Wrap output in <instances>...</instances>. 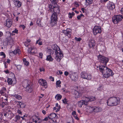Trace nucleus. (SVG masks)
Masks as SVG:
<instances>
[{
    "label": "nucleus",
    "instance_id": "64",
    "mask_svg": "<svg viewBox=\"0 0 123 123\" xmlns=\"http://www.w3.org/2000/svg\"><path fill=\"white\" fill-rule=\"evenodd\" d=\"M72 114L73 115H75L76 114V112H75V111H73L72 112Z\"/></svg>",
    "mask_w": 123,
    "mask_h": 123
},
{
    "label": "nucleus",
    "instance_id": "17",
    "mask_svg": "<svg viewBox=\"0 0 123 123\" xmlns=\"http://www.w3.org/2000/svg\"><path fill=\"white\" fill-rule=\"evenodd\" d=\"M12 22L10 20L7 19L6 20V22L4 24L6 26L8 27L9 28L11 27L12 25Z\"/></svg>",
    "mask_w": 123,
    "mask_h": 123
},
{
    "label": "nucleus",
    "instance_id": "61",
    "mask_svg": "<svg viewBox=\"0 0 123 123\" xmlns=\"http://www.w3.org/2000/svg\"><path fill=\"white\" fill-rule=\"evenodd\" d=\"M4 72H5L6 74H9V71L8 69L4 71Z\"/></svg>",
    "mask_w": 123,
    "mask_h": 123
},
{
    "label": "nucleus",
    "instance_id": "10",
    "mask_svg": "<svg viewBox=\"0 0 123 123\" xmlns=\"http://www.w3.org/2000/svg\"><path fill=\"white\" fill-rule=\"evenodd\" d=\"M69 76L71 79L74 81L77 80L78 76L76 74L73 73L71 71L69 72Z\"/></svg>",
    "mask_w": 123,
    "mask_h": 123
},
{
    "label": "nucleus",
    "instance_id": "2",
    "mask_svg": "<svg viewBox=\"0 0 123 123\" xmlns=\"http://www.w3.org/2000/svg\"><path fill=\"white\" fill-rule=\"evenodd\" d=\"M52 3V5H50L49 6V11L50 12H54L58 13L60 11V10L58 7L57 3L58 0H50Z\"/></svg>",
    "mask_w": 123,
    "mask_h": 123
},
{
    "label": "nucleus",
    "instance_id": "50",
    "mask_svg": "<svg viewBox=\"0 0 123 123\" xmlns=\"http://www.w3.org/2000/svg\"><path fill=\"white\" fill-rule=\"evenodd\" d=\"M39 57L42 58V56L43 55V54L42 53H39Z\"/></svg>",
    "mask_w": 123,
    "mask_h": 123
},
{
    "label": "nucleus",
    "instance_id": "30",
    "mask_svg": "<svg viewBox=\"0 0 123 123\" xmlns=\"http://www.w3.org/2000/svg\"><path fill=\"white\" fill-rule=\"evenodd\" d=\"M62 97V96L60 94H57L55 96V98L56 99L58 100H60Z\"/></svg>",
    "mask_w": 123,
    "mask_h": 123
},
{
    "label": "nucleus",
    "instance_id": "18",
    "mask_svg": "<svg viewBox=\"0 0 123 123\" xmlns=\"http://www.w3.org/2000/svg\"><path fill=\"white\" fill-rule=\"evenodd\" d=\"M83 102L85 105H87L88 104V102H90L89 97H83Z\"/></svg>",
    "mask_w": 123,
    "mask_h": 123
},
{
    "label": "nucleus",
    "instance_id": "4",
    "mask_svg": "<svg viewBox=\"0 0 123 123\" xmlns=\"http://www.w3.org/2000/svg\"><path fill=\"white\" fill-rule=\"evenodd\" d=\"M23 86L26 87V91L29 93H31L33 91L32 84L30 82L26 80L23 82Z\"/></svg>",
    "mask_w": 123,
    "mask_h": 123
},
{
    "label": "nucleus",
    "instance_id": "34",
    "mask_svg": "<svg viewBox=\"0 0 123 123\" xmlns=\"http://www.w3.org/2000/svg\"><path fill=\"white\" fill-rule=\"evenodd\" d=\"M90 102L94 101L95 100L96 98L95 96H90L89 97Z\"/></svg>",
    "mask_w": 123,
    "mask_h": 123
},
{
    "label": "nucleus",
    "instance_id": "52",
    "mask_svg": "<svg viewBox=\"0 0 123 123\" xmlns=\"http://www.w3.org/2000/svg\"><path fill=\"white\" fill-rule=\"evenodd\" d=\"M48 117H46L43 119L42 120V121H47L48 119Z\"/></svg>",
    "mask_w": 123,
    "mask_h": 123
},
{
    "label": "nucleus",
    "instance_id": "12",
    "mask_svg": "<svg viewBox=\"0 0 123 123\" xmlns=\"http://www.w3.org/2000/svg\"><path fill=\"white\" fill-rule=\"evenodd\" d=\"M107 8L110 10H112L115 8V5L114 3L109 1L107 4Z\"/></svg>",
    "mask_w": 123,
    "mask_h": 123
},
{
    "label": "nucleus",
    "instance_id": "7",
    "mask_svg": "<svg viewBox=\"0 0 123 123\" xmlns=\"http://www.w3.org/2000/svg\"><path fill=\"white\" fill-rule=\"evenodd\" d=\"M122 15H117L112 17V22L115 24H117L121 21L122 19Z\"/></svg>",
    "mask_w": 123,
    "mask_h": 123
},
{
    "label": "nucleus",
    "instance_id": "60",
    "mask_svg": "<svg viewBox=\"0 0 123 123\" xmlns=\"http://www.w3.org/2000/svg\"><path fill=\"white\" fill-rule=\"evenodd\" d=\"M81 16L80 15H79V16H78L77 17V18L79 20L80 19V18H81Z\"/></svg>",
    "mask_w": 123,
    "mask_h": 123
},
{
    "label": "nucleus",
    "instance_id": "43",
    "mask_svg": "<svg viewBox=\"0 0 123 123\" xmlns=\"http://www.w3.org/2000/svg\"><path fill=\"white\" fill-rule=\"evenodd\" d=\"M0 55L3 56V58H5L6 57V55L3 52H0Z\"/></svg>",
    "mask_w": 123,
    "mask_h": 123
},
{
    "label": "nucleus",
    "instance_id": "9",
    "mask_svg": "<svg viewBox=\"0 0 123 123\" xmlns=\"http://www.w3.org/2000/svg\"><path fill=\"white\" fill-rule=\"evenodd\" d=\"M55 55H56L55 58L56 60L58 61H60L61 58L63 56L62 53L61 52H57V53H55Z\"/></svg>",
    "mask_w": 123,
    "mask_h": 123
},
{
    "label": "nucleus",
    "instance_id": "58",
    "mask_svg": "<svg viewBox=\"0 0 123 123\" xmlns=\"http://www.w3.org/2000/svg\"><path fill=\"white\" fill-rule=\"evenodd\" d=\"M17 113L19 114L22 115V112L20 110H18L17 111Z\"/></svg>",
    "mask_w": 123,
    "mask_h": 123
},
{
    "label": "nucleus",
    "instance_id": "47",
    "mask_svg": "<svg viewBox=\"0 0 123 123\" xmlns=\"http://www.w3.org/2000/svg\"><path fill=\"white\" fill-rule=\"evenodd\" d=\"M75 40H76L77 41H80V40H81V38H76V37H75Z\"/></svg>",
    "mask_w": 123,
    "mask_h": 123
},
{
    "label": "nucleus",
    "instance_id": "56",
    "mask_svg": "<svg viewBox=\"0 0 123 123\" xmlns=\"http://www.w3.org/2000/svg\"><path fill=\"white\" fill-rule=\"evenodd\" d=\"M44 71L45 69L43 68H40V72Z\"/></svg>",
    "mask_w": 123,
    "mask_h": 123
},
{
    "label": "nucleus",
    "instance_id": "39",
    "mask_svg": "<svg viewBox=\"0 0 123 123\" xmlns=\"http://www.w3.org/2000/svg\"><path fill=\"white\" fill-rule=\"evenodd\" d=\"M61 82L60 80L57 81L56 83V84L57 85V86L58 87H60L61 86L60 85L61 84Z\"/></svg>",
    "mask_w": 123,
    "mask_h": 123
},
{
    "label": "nucleus",
    "instance_id": "20",
    "mask_svg": "<svg viewBox=\"0 0 123 123\" xmlns=\"http://www.w3.org/2000/svg\"><path fill=\"white\" fill-rule=\"evenodd\" d=\"M57 20L54 19H51V21L50 23V25L51 27L55 26L56 25Z\"/></svg>",
    "mask_w": 123,
    "mask_h": 123
},
{
    "label": "nucleus",
    "instance_id": "59",
    "mask_svg": "<svg viewBox=\"0 0 123 123\" xmlns=\"http://www.w3.org/2000/svg\"><path fill=\"white\" fill-rule=\"evenodd\" d=\"M74 4L75 5H76L77 6H76V7H77L79 6V5L78 4V3L77 2H75L74 3Z\"/></svg>",
    "mask_w": 123,
    "mask_h": 123
},
{
    "label": "nucleus",
    "instance_id": "33",
    "mask_svg": "<svg viewBox=\"0 0 123 123\" xmlns=\"http://www.w3.org/2000/svg\"><path fill=\"white\" fill-rule=\"evenodd\" d=\"M46 60L48 61H53V59L51 55H49L47 56Z\"/></svg>",
    "mask_w": 123,
    "mask_h": 123
},
{
    "label": "nucleus",
    "instance_id": "55",
    "mask_svg": "<svg viewBox=\"0 0 123 123\" xmlns=\"http://www.w3.org/2000/svg\"><path fill=\"white\" fill-rule=\"evenodd\" d=\"M40 21L39 20H38L37 21V23L38 24V25L40 26H41V25L40 23Z\"/></svg>",
    "mask_w": 123,
    "mask_h": 123
},
{
    "label": "nucleus",
    "instance_id": "42",
    "mask_svg": "<svg viewBox=\"0 0 123 123\" xmlns=\"http://www.w3.org/2000/svg\"><path fill=\"white\" fill-rule=\"evenodd\" d=\"M86 1L87 3L89 4H91L92 2V0H86Z\"/></svg>",
    "mask_w": 123,
    "mask_h": 123
},
{
    "label": "nucleus",
    "instance_id": "36",
    "mask_svg": "<svg viewBox=\"0 0 123 123\" xmlns=\"http://www.w3.org/2000/svg\"><path fill=\"white\" fill-rule=\"evenodd\" d=\"M7 82L8 84L11 85L12 83V79L11 78H8L7 79Z\"/></svg>",
    "mask_w": 123,
    "mask_h": 123
},
{
    "label": "nucleus",
    "instance_id": "22",
    "mask_svg": "<svg viewBox=\"0 0 123 123\" xmlns=\"http://www.w3.org/2000/svg\"><path fill=\"white\" fill-rule=\"evenodd\" d=\"M77 88V91L81 92L82 94V93L84 92V91L85 90V88L82 86H78Z\"/></svg>",
    "mask_w": 123,
    "mask_h": 123
},
{
    "label": "nucleus",
    "instance_id": "41",
    "mask_svg": "<svg viewBox=\"0 0 123 123\" xmlns=\"http://www.w3.org/2000/svg\"><path fill=\"white\" fill-rule=\"evenodd\" d=\"M22 66L21 65H17L16 66L17 68V69H18V70H20L21 68H22Z\"/></svg>",
    "mask_w": 123,
    "mask_h": 123
},
{
    "label": "nucleus",
    "instance_id": "19",
    "mask_svg": "<svg viewBox=\"0 0 123 123\" xmlns=\"http://www.w3.org/2000/svg\"><path fill=\"white\" fill-rule=\"evenodd\" d=\"M95 45V43L94 40L89 41L88 43V45L90 48L93 47Z\"/></svg>",
    "mask_w": 123,
    "mask_h": 123
},
{
    "label": "nucleus",
    "instance_id": "15",
    "mask_svg": "<svg viewBox=\"0 0 123 123\" xmlns=\"http://www.w3.org/2000/svg\"><path fill=\"white\" fill-rule=\"evenodd\" d=\"M6 88L5 87L2 88L0 91V94L4 96H6L7 97V95L6 94Z\"/></svg>",
    "mask_w": 123,
    "mask_h": 123
},
{
    "label": "nucleus",
    "instance_id": "63",
    "mask_svg": "<svg viewBox=\"0 0 123 123\" xmlns=\"http://www.w3.org/2000/svg\"><path fill=\"white\" fill-rule=\"evenodd\" d=\"M25 107V105H24V104H22V105H21V107H20L21 108H24Z\"/></svg>",
    "mask_w": 123,
    "mask_h": 123
},
{
    "label": "nucleus",
    "instance_id": "51",
    "mask_svg": "<svg viewBox=\"0 0 123 123\" xmlns=\"http://www.w3.org/2000/svg\"><path fill=\"white\" fill-rule=\"evenodd\" d=\"M18 32V30L16 29H15V30L12 31V33H17Z\"/></svg>",
    "mask_w": 123,
    "mask_h": 123
},
{
    "label": "nucleus",
    "instance_id": "48",
    "mask_svg": "<svg viewBox=\"0 0 123 123\" xmlns=\"http://www.w3.org/2000/svg\"><path fill=\"white\" fill-rule=\"evenodd\" d=\"M3 62L5 68H7V64L6 62H5L4 61Z\"/></svg>",
    "mask_w": 123,
    "mask_h": 123
},
{
    "label": "nucleus",
    "instance_id": "38",
    "mask_svg": "<svg viewBox=\"0 0 123 123\" xmlns=\"http://www.w3.org/2000/svg\"><path fill=\"white\" fill-rule=\"evenodd\" d=\"M56 107H57V110L56 111V112H57L59 111L60 110L61 108V106L60 105L58 106V104L57 103L56 104Z\"/></svg>",
    "mask_w": 123,
    "mask_h": 123
},
{
    "label": "nucleus",
    "instance_id": "24",
    "mask_svg": "<svg viewBox=\"0 0 123 123\" xmlns=\"http://www.w3.org/2000/svg\"><path fill=\"white\" fill-rule=\"evenodd\" d=\"M52 19L57 20V14L55 12L53 13L51 16V19Z\"/></svg>",
    "mask_w": 123,
    "mask_h": 123
},
{
    "label": "nucleus",
    "instance_id": "13",
    "mask_svg": "<svg viewBox=\"0 0 123 123\" xmlns=\"http://www.w3.org/2000/svg\"><path fill=\"white\" fill-rule=\"evenodd\" d=\"M62 31L65 35L68 36L69 37H70L71 33V30L67 28L66 30H62Z\"/></svg>",
    "mask_w": 123,
    "mask_h": 123
},
{
    "label": "nucleus",
    "instance_id": "32",
    "mask_svg": "<svg viewBox=\"0 0 123 123\" xmlns=\"http://www.w3.org/2000/svg\"><path fill=\"white\" fill-rule=\"evenodd\" d=\"M15 120L14 121L16 122L17 121L19 120L21 118V117L19 116V115H17L15 117Z\"/></svg>",
    "mask_w": 123,
    "mask_h": 123
},
{
    "label": "nucleus",
    "instance_id": "27",
    "mask_svg": "<svg viewBox=\"0 0 123 123\" xmlns=\"http://www.w3.org/2000/svg\"><path fill=\"white\" fill-rule=\"evenodd\" d=\"M56 116V115L54 113H52L50 114L48 116L49 118L50 119H52L53 118L55 117Z\"/></svg>",
    "mask_w": 123,
    "mask_h": 123
},
{
    "label": "nucleus",
    "instance_id": "44",
    "mask_svg": "<svg viewBox=\"0 0 123 123\" xmlns=\"http://www.w3.org/2000/svg\"><path fill=\"white\" fill-rule=\"evenodd\" d=\"M89 109L91 112L94 111V107H89Z\"/></svg>",
    "mask_w": 123,
    "mask_h": 123
},
{
    "label": "nucleus",
    "instance_id": "45",
    "mask_svg": "<svg viewBox=\"0 0 123 123\" xmlns=\"http://www.w3.org/2000/svg\"><path fill=\"white\" fill-rule=\"evenodd\" d=\"M63 103L65 104H66L67 103V99L66 98H65L64 99L62 100Z\"/></svg>",
    "mask_w": 123,
    "mask_h": 123
},
{
    "label": "nucleus",
    "instance_id": "6",
    "mask_svg": "<svg viewBox=\"0 0 123 123\" xmlns=\"http://www.w3.org/2000/svg\"><path fill=\"white\" fill-rule=\"evenodd\" d=\"M80 74L81 77L84 79L90 80L92 78L91 75L86 72H82Z\"/></svg>",
    "mask_w": 123,
    "mask_h": 123
},
{
    "label": "nucleus",
    "instance_id": "1",
    "mask_svg": "<svg viewBox=\"0 0 123 123\" xmlns=\"http://www.w3.org/2000/svg\"><path fill=\"white\" fill-rule=\"evenodd\" d=\"M97 70L102 73L104 78H107L113 74L112 71L107 67L104 66L100 65L98 67Z\"/></svg>",
    "mask_w": 123,
    "mask_h": 123
},
{
    "label": "nucleus",
    "instance_id": "3",
    "mask_svg": "<svg viewBox=\"0 0 123 123\" xmlns=\"http://www.w3.org/2000/svg\"><path fill=\"white\" fill-rule=\"evenodd\" d=\"M119 99L118 97H112L109 98L107 101V105L110 106H116L120 102Z\"/></svg>",
    "mask_w": 123,
    "mask_h": 123
},
{
    "label": "nucleus",
    "instance_id": "35",
    "mask_svg": "<svg viewBox=\"0 0 123 123\" xmlns=\"http://www.w3.org/2000/svg\"><path fill=\"white\" fill-rule=\"evenodd\" d=\"M8 104H7V103L6 102H3L1 104H0V107H1L2 108H3L5 106V105H8Z\"/></svg>",
    "mask_w": 123,
    "mask_h": 123
},
{
    "label": "nucleus",
    "instance_id": "53",
    "mask_svg": "<svg viewBox=\"0 0 123 123\" xmlns=\"http://www.w3.org/2000/svg\"><path fill=\"white\" fill-rule=\"evenodd\" d=\"M69 72H68L67 71H65L64 72V74L66 76H67L68 75H69Z\"/></svg>",
    "mask_w": 123,
    "mask_h": 123
},
{
    "label": "nucleus",
    "instance_id": "31",
    "mask_svg": "<svg viewBox=\"0 0 123 123\" xmlns=\"http://www.w3.org/2000/svg\"><path fill=\"white\" fill-rule=\"evenodd\" d=\"M23 61L24 65H25L26 66H27L29 65V63L28 61H26L25 58H23Z\"/></svg>",
    "mask_w": 123,
    "mask_h": 123
},
{
    "label": "nucleus",
    "instance_id": "62",
    "mask_svg": "<svg viewBox=\"0 0 123 123\" xmlns=\"http://www.w3.org/2000/svg\"><path fill=\"white\" fill-rule=\"evenodd\" d=\"M35 117H36L37 119H38V121H40V120H42L40 118H38V116H37L36 115H35Z\"/></svg>",
    "mask_w": 123,
    "mask_h": 123
},
{
    "label": "nucleus",
    "instance_id": "26",
    "mask_svg": "<svg viewBox=\"0 0 123 123\" xmlns=\"http://www.w3.org/2000/svg\"><path fill=\"white\" fill-rule=\"evenodd\" d=\"M78 107H81L83 105H85L82 100L79 101L78 102Z\"/></svg>",
    "mask_w": 123,
    "mask_h": 123
},
{
    "label": "nucleus",
    "instance_id": "40",
    "mask_svg": "<svg viewBox=\"0 0 123 123\" xmlns=\"http://www.w3.org/2000/svg\"><path fill=\"white\" fill-rule=\"evenodd\" d=\"M74 14L75 13L73 12H72V13H69V18H72V16L74 15Z\"/></svg>",
    "mask_w": 123,
    "mask_h": 123
},
{
    "label": "nucleus",
    "instance_id": "54",
    "mask_svg": "<svg viewBox=\"0 0 123 123\" xmlns=\"http://www.w3.org/2000/svg\"><path fill=\"white\" fill-rule=\"evenodd\" d=\"M20 27H22L23 30H24L25 28V26L24 25H21L20 26Z\"/></svg>",
    "mask_w": 123,
    "mask_h": 123
},
{
    "label": "nucleus",
    "instance_id": "29",
    "mask_svg": "<svg viewBox=\"0 0 123 123\" xmlns=\"http://www.w3.org/2000/svg\"><path fill=\"white\" fill-rule=\"evenodd\" d=\"M12 52L15 55L17 54H19L20 53V51L19 49H17L16 50H15L14 51Z\"/></svg>",
    "mask_w": 123,
    "mask_h": 123
},
{
    "label": "nucleus",
    "instance_id": "16",
    "mask_svg": "<svg viewBox=\"0 0 123 123\" xmlns=\"http://www.w3.org/2000/svg\"><path fill=\"white\" fill-rule=\"evenodd\" d=\"M38 82L39 83L40 85L44 86H46L47 84V82L45 80L41 79L39 80Z\"/></svg>",
    "mask_w": 123,
    "mask_h": 123
},
{
    "label": "nucleus",
    "instance_id": "8",
    "mask_svg": "<svg viewBox=\"0 0 123 123\" xmlns=\"http://www.w3.org/2000/svg\"><path fill=\"white\" fill-rule=\"evenodd\" d=\"M101 32V29L100 27L95 26L93 28V32L94 35H96L98 33H100Z\"/></svg>",
    "mask_w": 123,
    "mask_h": 123
},
{
    "label": "nucleus",
    "instance_id": "28",
    "mask_svg": "<svg viewBox=\"0 0 123 123\" xmlns=\"http://www.w3.org/2000/svg\"><path fill=\"white\" fill-rule=\"evenodd\" d=\"M8 95H7V97L6 96H4L3 98V102H6L7 104H8Z\"/></svg>",
    "mask_w": 123,
    "mask_h": 123
},
{
    "label": "nucleus",
    "instance_id": "46",
    "mask_svg": "<svg viewBox=\"0 0 123 123\" xmlns=\"http://www.w3.org/2000/svg\"><path fill=\"white\" fill-rule=\"evenodd\" d=\"M24 45L26 46V47H28V46H29V43H28V42H25L24 43Z\"/></svg>",
    "mask_w": 123,
    "mask_h": 123
},
{
    "label": "nucleus",
    "instance_id": "37",
    "mask_svg": "<svg viewBox=\"0 0 123 123\" xmlns=\"http://www.w3.org/2000/svg\"><path fill=\"white\" fill-rule=\"evenodd\" d=\"M14 96L18 100H20L22 98V97L19 95H14Z\"/></svg>",
    "mask_w": 123,
    "mask_h": 123
},
{
    "label": "nucleus",
    "instance_id": "5",
    "mask_svg": "<svg viewBox=\"0 0 123 123\" xmlns=\"http://www.w3.org/2000/svg\"><path fill=\"white\" fill-rule=\"evenodd\" d=\"M98 61L100 63L103 64L105 66H106L107 63L109 60L108 58L106 57L101 55H98Z\"/></svg>",
    "mask_w": 123,
    "mask_h": 123
},
{
    "label": "nucleus",
    "instance_id": "57",
    "mask_svg": "<svg viewBox=\"0 0 123 123\" xmlns=\"http://www.w3.org/2000/svg\"><path fill=\"white\" fill-rule=\"evenodd\" d=\"M49 78L52 81H54V79L53 77L52 76H50L49 77Z\"/></svg>",
    "mask_w": 123,
    "mask_h": 123
},
{
    "label": "nucleus",
    "instance_id": "25",
    "mask_svg": "<svg viewBox=\"0 0 123 123\" xmlns=\"http://www.w3.org/2000/svg\"><path fill=\"white\" fill-rule=\"evenodd\" d=\"M28 52L31 54L34 53V50L32 47H29L28 49Z\"/></svg>",
    "mask_w": 123,
    "mask_h": 123
},
{
    "label": "nucleus",
    "instance_id": "21",
    "mask_svg": "<svg viewBox=\"0 0 123 123\" xmlns=\"http://www.w3.org/2000/svg\"><path fill=\"white\" fill-rule=\"evenodd\" d=\"M13 1L15 6L18 7H19L21 6V3L20 1H18V0L16 1L15 0H13Z\"/></svg>",
    "mask_w": 123,
    "mask_h": 123
},
{
    "label": "nucleus",
    "instance_id": "23",
    "mask_svg": "<svg viewBox=\"0 0 123 123\" xmlns=\"http://www.w3.org/2000/svg\"><path fill=\"white\" fill-rule=\"evenodd\" d=\"M102 110V108L99 107H96L94 106V112H100Z\"/></svg>",
    "mask_w": 123,
    "mask_h": 123
},
{
    "label": "nucleus",
    "instance_id": "11",
    "mask_svg": "<svg viewBox=\"0 0 123 123\" xmlns=\"http://www.w3.org/2000/svg\"><path fill=\"white\" fill-rule=\"evenodd\" d=\"M72 92L75 98H80L82 94L81 92L76 90H74L72 91Z\"/></svg>",
    "mask_w": 123,
    "mask_h": 123
},
{
    "label": "nucleus",
    "instance_id": "49",
    "mask_svg": "<svg viewBox=\"0 0 123 123\" xmlns=\"http://www.w3.org/2000/svg\"><path fill=\"white\" fill-rule=\"evenodd\" d=\"M16 102H18V104H17L18 105H19L20 107H21V105H22V104H23L20 101H16Z\"/></svg>",
    "mask_w": 123,
    "mask_h": 123
},
{
    "label": "nucleus",
    "instance_id": "14",
    "mask_svg": "<svg viewBox=\"0 0 123 123\" xmlns=\"http://www.w3.org/2000/svg\"><path fill=\"white\" fill-rule=\"evenodd\" d=\"M52 48L53 50H55V53L61 52L59 48L56 44L52 45Z\"/></svg>",
    "mask_w": 123,
    "mask_h": 123
}]
</instances>
